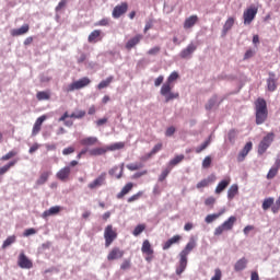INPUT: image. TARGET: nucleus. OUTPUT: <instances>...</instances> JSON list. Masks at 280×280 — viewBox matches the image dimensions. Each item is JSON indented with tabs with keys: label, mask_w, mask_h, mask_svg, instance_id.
Instances as JSON below:
<instances>
[{
	"label": "nucleus",
	"mask_w": 280,
	"mask_h": 280,
	"mask_svg": "<svg viewBox=\"0 0 280 280\" xmlns=\"http://www.w3.org/2000/svg\"><path fill=\"white\" fill-rule=\"evenodd\" d=\"M126 148V142H115L110 145H107L108 152H115L116 150H124Z\"/></svg>",
	"instance_id": "f704fd0d"
},
{
	"label": "nucleus",
	"mask_w": 280,
	"mask_h": 280,
	"mask_svg": "<svg viewBox=\"0 0 280 280\" xmlns=\"http://www.w3.org/2000/svg\"><path fill=\"white\" fill-rule=\"evenodd\" d=\"M115 80V77L110 75L106 80H103L97 85L98 91H102V89H107V86H110V83Z\"/></svg>",
	"instance_id": "e433bc0d"
},
{
	"label": "nucleus",
	"mask_w": 280,
	"mask_h": 280,
	"mask_svg": "<svg viewBox=\"0 0 280 280\" xmlns=\"http://www.w3.org/2000/svg\"><path fill=\"white\" fill-rule=\"evenodd\" d=\"M141 167H143V163H131L127 165L129 172H137V170H141Z\"/></svg>",
	"instance_id": "09e8293b"
},
{
	"label": "nucleus",
	"mask_w": 280,
	"mask_h": 280,
	"mask_svg": "<svg viewBox=\"0 0 280 280\" xmlns=\"http://www.w3.org/2000/svg\"><path fill=\"white\" fill-rule=\"evenodd\" d=\"M235 222H237V218L230 217L225 222H223L221 225L215 228L214 235L220 236L225 231H233V226H235Z\"/></svg>",
	"instance_id": "20e7f679"
},
{
	"label": "nucleus",
	"mask_w": 280,
	"mask_h": 280,
	"mask_svg": "<svg viewBox=\"0 0 280 280\" xmlns=\"http://www.w3.org/2000/svg\"><path fill=\"white\" fill-rule=\"evenodd\" d=\"M165 80V77L159 75L154 81V86H161L163 84V81Z\"/></svg>",
	"instance_id": "338daca9"
},
{
	"label": "nucleus",
	"mask_w": 280,
	"mask_h": 280,
	"mask_svg": "<svg viewBox=\"0 0 280 280\" xmlns=\"http://www.w3.org/2000/svg\"><path fill=\"white\" fill-rule=\"evenodd\" d=\"M235 137H237V131H235V130H231L228 135V139H229V141H231V143H233V141H235Z\"/></svg>",
	"instance_id": "69168bd1"
},
{
	"label": "nucleus",
	"mask_w": 280,
	"mask_h": 280,
	"mask_svg": "<svg viewBox=\"0 0 280 280\" xmlns=\"http://www.w3.org/2000/svg\"><path fill=\"white\" fill-rule=\"evenodd\" d=\"M141 250L143 255H147L145 261H152V259H154V249L152 248V244H150V241H143Z\"/></svg>",
	"instance_id": "0eeeda50"
},
{
	"label": "nucleus",
	"mask_w": 280,
	"mask_h": 280,
	"mask_svg": "<svg viewBox=\"0 0 280 280\" xmlns=\"http://www.w3.org/2000/svg\"><path fill=\"white\" fill-rule=\"evenodd\" d=\"M178 242H180V235H174L163 244V250H168V248H172V246L178 244Z\"/></svg>",
	"instance_id": "393cba45"
},
{
	"label": "nucleus",
	"mask_w": 280,
	"mask_h": 280,
	"mask_svg": "<svg viewBox=\"0 0 280 280\" xmlns=\"http://www.w3.org/2000/svg\"><path fill=\"white\" fill-rule=\"evenodd\" d=\"M229 185H231V177H226V178L222 179L217 185L214 194H217V195L222 194V191H224V189H226V187H229Z\"/></svg>",
	"instance_id": "6ab92c4d"
},
{
	"label": "nucleus",
	"mask_w": 280,
	"mask_h": 280,
	"mask_svg": "<svg viewBox=\"0 0 280 280\" xmlns=\"http://www.w3.org/2000/svg\"><path fill=\"white\" fill-rule=\"evenodd\" d=\"M267 89L270 93H275V91H277V77L275 74H271L267 80Z\"/></svg>",
	"instance_id": "cd10ccee"
},
{
	"label": "nucleus",
	"mask_w": 280,
	"mask_h": 280,
	"mask_svg": "<svg viewBox=\"0 0 280 280\" xmlns=\"http://www.w3.org/2000/svg\"><path fill=\"white\" fill-rule=\"evenodd\" d=\"M56 177L58 180H61V183H67V180H69L71 177V166H65L59 170L56 174Z\"/></svg>",
	"instance_id": "9d476101"
},
{
	"label": "nucleus",
	"mask_w": 280,
	"mask_h": 280,
	"mask_svg": "<svg viewBox=\"0 0 280 280\" xmlns=\"http://www.w3.org/2000/svg\"><path fill=\"white\" fill-rule=\"evenodd\" d=\"M233 25H235V19L233 18H229L224 25H223V31H222V35L226 36V34H229L230 30L233 27Z\"/></svg>",
	"instance_id": "7c9ffc66"
},
{
	"label": "nucleus",
	"mask_w": 280,
	"mask_h": 280,
	"mask_svg": "<svg viewBox=\"0 0 280 280\" xmlns=\"http://www.w3.org/2000/svg\"><path fill=\"white\" fill-rule=\"evenodd\" d=\"M47 119V116L43 115L38 117L33 126L32 136L36 137L38 132H40V129L43 128L44 121Z\"/></svg>",
	"instance_id": "f3484780"
},
{
	"label": "nucleus",
	"mask_w": 280,
	"mask_h": 280,
	"mask_svg": "<svg viewBox=\"0 0 280 280\" xmlns=\"http://www.w3.org/2000/svg\"><path fill=\"white\" fill-rule=\"evenodd\" d=\"M187 270V256H183L182 254H179V260L178 264L176 266V275H178L180 277V275Z\"/></svg>",
	"instance_id": "2eb2a0df"
},
{
	"label": "nucleus",
	"mask_w": 280,
	"mask_h": 280,
	"mask_svg": "<svg viewBox=\"0 0 280 280\" xmlns=\"http://www.w3.org/2000/svg\"><path fill=\"white\" fill-rule=\"evenodd\" d=\"M196 49H198V46L194 43H190L186 48H184L180 54L179 57L180 58H191V54H194V51H196Z\"/></svg>",
	"instance_id": "dca6fc26"
},
{
	"label": "nucleus",
	"mask_w": 280,
	"mask_h": 280,
	"mask_svg": "<svg viewBox=\"0 0 280 280\" xmlns=\"http://www.w3.org/2000/svg\"><path fill=\"white\" fill-rule=\"evenodd\" d=\"M211 143V138H209L208 140H206L201 145L197 147L195 152L197 154H200V152H202L203 150H207V148H209V144Z\"/></svg>",
	"instance_id": "37998d69"
},
{
	"label": "nucleus",
	"mask_w": 280,
	"mask_h": 280,
	"mask_svg": "<svg viewBox=\"0 0 280 280\" xmlns=\"http://www.w3.org/2000/svg\"><path fill=\"white\" fill-rule=\"evenodd\" d=\"M90 156H102L108 152V147L94 148L90 151Z\"/></svg>",
	"instance_id": "c85d7f7f"
},
{
	"label": "nucleus",
	"mask_w": 280,
	"mask_h": 280,
	"mask_svg": "<svg viewBox=\"0 0 280 280\" xmlns=\"http://www.w3.org/2000/svg\"><path fill=\"white\" fill-rule=\"evenodd\" d=\"M91 84V79L89 77H84L70 83L67 88H65V93H73V91H80V89H84Z\"/></svg>",
	"instance_id": "7ed1b4c3"
},
{
	"label": "nucleus",
	"mask_w": 280,
	"mask_h": 280,
	"mask_svg": "<svg viewBox=\"0 0 280 280\" xmlns=\"http://www.w3.org/2000/svg\"><path fill=\"white\" fill-rule=\"evenodd\" d=\"M68 0H61L56 7V12H60V10H65L67 8Z\"/></svg>",
	"instance_id": "4d7b16f0"
},
{
	"label": "nucleus",
	"mask_w": 280,
	"mask_h": 280,
	"mask_svg": "<svg viewBox=\"0 0 280 280\" xmlns=\"http://www.w3.org/2000/svg\"><path fill=\"white\" fill-rule=\"evenodd\" d=\"M128 12V2H121L113 9L112 16L113 19H120Z\"/></svg>",
	"instance_id": "6e6552de"
},
{
	"label": "nucleus",
	"mask_w": 280,
	"mask_h": 280,
	"mask_svg": "<svg viewBox=\"0 0 280 280\" xmlns=\"http://www.w3.org/2000/svg\"><path fill=\"white\" fill-rule=\"evenodd\" d=\"M30 32V24H24L20 28H13L11 31V36H23Z\"/></svg>",
	"instance_id": "b1692460"
},
{
	"label": "nucleus",
	"mask_w": 280,
	"mask_h": 280,
	"mask_svg": "<svg viewBox=\"0 0 280 280\" xmlns=\"http://www.w3.org/2000/svg\"><path fill=\"white\" fill-rule=\"evenodd\" d=\"M244 268H246V259H240L235 266L234 269L236 272H241V270H244Z\"/></svg>",
	"instance_id": "79ce46f5"
},
{
	"label": "nucleus",
	"mask_w": 280,
	"mask_h": 280,
	"mask_svg": "<svg viewBox=\"0 0 280 280\" xmlns=\"http://www.w3.org/2000/svg\"><path fill=\"white\" fill-rule=\"evenodd\" d=\"M257 12H259V8L257 5H250L246 10V23L247 25H250L253 21H255V18L257 16Z\"/></svg>",
	"instance_id": "4468645a"
},
{
	"label": "nucleus",
	"mask_w": 280,
	"mask_h": 280,
	"mask_svg": "<svg viewBox=\"0 0 280 280\" xmlns=\"http://www.w3.org/2000/svg\"><path fill=\"white\" fill-rule=\"evenodd\" d=\"M198 23V15H190L184 22V30H191Z\"/></svg>",
	"instance_id": "bb28decb"
},
{
	"label": "nucleus",
	"mask_w": 280,
	"mask_h": 280,
	"mask_svg": "<svg viewBox=\"0 0 280 280\" xmlns=\"http://www.w3.org/2000/svg\"><path fill=\"white\" fill-rule=\"evenodd\" d=\"M238 192H240V187H237L236 184H233L228 190V199L233 200V198H235Z\"/></svg>",
	"instance_id": "72a5a7b5"
},
{
	"label": "nucleus",
	"mask_w": 280,
	"mask_h": 280,
	"mask_svg": "<svg viewBox=\"0 0 280 280\" xmlns=\"http://www.w3.org/2000/svg\"><path fill=\"white\" fill-rule=\"evenodd\" d=\"M108 174L114 178H121V176H124V164L120 166H114L112 170H109Z\"/></svg>",
	"instance_id": "5701e85b"
},
{
	"label": "nucleus",
	"mask_w": 280,
	"mask_h": 280,
	"mask_svg": "<svg viewBox=\"0 0 280 280\" xmlns=\"http://www.w3.org/2000/svg\"><path fill=\"white\" fill-rule=\"evenodd\" d=\"M183 161H185L184 154L176 155L173 160L168 162V167H176V165H178V163H183Z\"/></svg>",
	"instance_id": "c9c22d12"
},
{
	"label": "nucleus",
	"mask_w": 280,
	"mask_h": 280,
	"mask_svg": "<svg viewBox=\"0 0 280 280\" xmlns=\"http://www.w3.org/2000/svg\"><path fill=\"white\" fill-rule=\"evenodd\" d=\"M202 167L205 170L211 167V156H206L202 161Z\"/></svg>",
	"instance_id": "052dcab7"
},
{
	"label": "nucleus",
	"mask_w": 280,
	"mask_h": 280,
	"mask_svg": "<svg viewBox=\"0 0 280 280\" xmlns=\"http://www.w3.org/2000/svg\"><path fill=\"white\" fill-rule=\"evenodd\" d=\"M124 255H125V253H124V250H121V248L113 247L107 255V260L115 261L117 259H121V257H124Z\"/></svg>",
	"instance_id": "f8f14e48"
},
{
	"label": "nucleus",
	"mask_w": 280,
	"mask_h": 280,
	"mask_svg": "<svg viewBox=\"0 0 280 280\" xmlns=\"http://www.w3.org/2000/svg\"><path fill=\"white\" fill-rule=\"evenodd\" d=\"M196 248V240L190 238V241L186 244L185 248L179 253V255L184 257H188L189 253Z\"/></svg>",
	"instance_id": "aec40b11"
},
{
	"label": "nucleus",
	"mask_w": 280,
	"mask_h": 280,
	"mask_svg": "<svg viewBox=\"0 0 280 280\" xmlns=\"http://www.w3.org/2000/svg\"><path fill=\"white\" fill-rule=\"evenodd\" d=\"M109 23H110V20H108V18H104L101 21L96 22L95 26L96 27H106L109 25Z\"/></svg>",
	"instance_id": "603ef678"
},
{
	"label": "nucleus",
	"mask_w": 280,
	"mask_h": 280,
	"mask_svg": "<svg viewBox=\"0 0 280 280\" xmlns=\"http://www.w3.org/2000/svg\"><path fill=\"white\" fill-rule=\"evenodd\" d=\"M83 117H86L85 110H78L77 113H72L70 115V119H83Z\"/></svg>",
	"instance_id": "c03bdc74"
},
{
	"label": "nucleus",
	"mask_w": 280,
	"mask_h": 280,
	"mask_svg": "<svg viewBox=\"0 0 280 280\" xmlns=\"http://www.w3.org/2000/svg\"><path fill=\"white\" fill-rule=\"evenodd\" d=\"M132 187H135V184L132 183H127L122 189L120 190V192L117 194L116 198H118V200H121V198H124L125 196H128L129 192L132 191Z\"/></svg>",
	"instance_id": "412c9836"
},
{
	"label": "nucleus",
	"mask_w": 280,
	"mask_h": 280,
	"mask_svg": "<svg viewBox=\"0 0 280 280\" xmlns=\"http://www.w3.org/2000/svg\"><path fill=\"white\" fill-rule=\"evenodd\" d=\"M279 174V170L275 168L273 166L269 170L268 174H267V178L268 180H272V178H275V176H277Z\"/></svg>",
	"instance_id": "864d4df0"
},
{
	"label": "nucleus",
	"mask_w": 280,
	"mask_h": 280,
	"mask_svg": "<svg viewBox=\"0 0 280 280\" xmlns=\"http://www.w3.org/2000/svg\"><path fill=\"white\" fill-rule=\"evenodd\" d=\"M14 242H16V236L15 235H11L9 236L2 244V248L5 249L8 248V246H12V244H14Z\"/></svg>",
	"instance_id": "a19ab883"
},
{
	"label": "nucleus",
	"mask_w": 280,
	"mask_h": 280,
	"mask_svg": "<svg viewBox=\"0 0 280 280\" xmlns=\"http://www.w3.org/2000/svg\"><path fill=\"white\" fill-rule=\"evenodd\" d=\"M211 280H222V270L220 268L214 269V276Z\"/></svg>",
	"instance_id": "13d9d810"
},
{
	"label": "nucleus",
	"mask_w": 280,
	"mask_h": 280,
	"mask_svg": "<svg viewBox=\"0 0 280 280\" xmlns=\"http://www.w3.org/2000/svg\"><path fill=\"white\" fill-rule=\"evenodd\" d=\"M18 265L20 268L30 270L31 268H34V262L27 258L25 253H21L19 258H18Z\"/></svg>",
	"instance_id": "1a4fd4ad"
},
{
	"label": "nucleus",
	"mask_w": 280,
	"mask_h": 280,
	"mask_svg": "<svg viewBox=\"0 0 280 280\" xmlns=\"http://www.w3.org/2000/svg\"><path fill=\"white\" fill-rule=\"evenodd\" d=\"M102 40V31L101 30H94L92 33H90L88 37L89 43H100Z\"/></svg>",
	"instance_id": "4be33fe9"
},
{
	"label": "nucleus",
	"mask_w": 280,
	"mask_h": 280,
	"mask_svg": "<svg viewBox=\"0 0 280 280\" xmlns=\"http://www.w3.org/2000/svg\"><path fill=\"white\" fill-rule=\"evenodd\" d=\"M57 213H60V206L49 208L48 210L43 212L42 217L49 218V215H57Z\"/></svg>",
	"instance_id": "473e14b6"
},
{
	"label": "nucleus",
	"mask_w": 280,
	"mask_h": 280,
	"mask_svg": "<svg viewBox=\"0 0 280 280\" xmlns=\"http://www.w3.org/2000/svg\"><path fill=\"white\" fill-rule=\"evenodd\" d=\"M18 161L13 160L9 162L7 165L0 167V176H3V174H7V172H10L11 167H14L16 165Z\"/></svg>",
	"instance_id": "4c0bfd02"
},
{
	"label": "nucleus",
	"mask_w": 280,
	"mask_h": 280,
	"mask_svg": "<svg viewBox=\"0 0 280 280\" xmlns=\"http://www.w3.org/2000/svg\"><path fill=\"white\" fill-rule=\"evenodd\" d=\"M141 40H143V35L141 34H137L133 37H131L125 45V48L130 51L132 49H135V47L137 45H139V43H141Z\"/></svg>",
	"instance_id": "ddd939ff"
},
{
	"label": "nucleus",
	"mask_w": 280,
	"mask_h": 280,
	"mask_svg": "<svg viewBox=\"0 0 280 280\" xmlns=\"http://www.w3.org/2000/svg\"><path fill=\"white\" fill-rule=\"evenodd\" d=\"M273 205H275V198L272 197L266 198L262 202L264 211H268V209H270V207H273Z\"/></svg>",
	"instance_id": "58836bf2"
},
{
	"label": "nucleus",
	"mask_w": 280,
	"mask_h": 280,
	"mask_svg": "<svg viewBox=\"0 0 280 280\" xmlns=\"http://www.w3.org/2000/svg\"><path fill=\"white\" fill-rule=\"evenodd\" d=\"M178 78H180L178 72L173 71L168 75L165 83L162 84L160 93H161L162 97H165L166 103L172 102V100H178L180 97V94L178 92H172V89H174V82H176V80H178Z\"/></svg>",
	"instance_id": "f257e3e1"
},
{
	"label": "nucleus",
	"mask_w": 280,
	"mask_h": 280,
	"mask_svg": "<svg viewBox=\"0 0 280 280\" xmlns=\"http://www.w3.org/2000/svg\"><path fill=\"white\" fill-rule=\"evenodd\" d=\"M51 174V171H44L38 179L36 180V185L40 186V185H45V183H47L49 180V176Z\"/></svg>",
	"instance_id": "c756f323"
},
{
	"label": "nucleus",
	"mask_w": 280,
	"mask_h": 280,
	"mask_svg": "<svg viewBox=\"0 0 280 280\" xmlns=\"http://www.w3.org/2000/svg\"><path fill=\"white\" fill-rule=\"evenodd\" d=\"M102 185H106V172L101 173V175L90 183L88 187L89 189H97L102 187Z\"/></svg>",
	"instance_id": "9b49d317"
},
{
	"label": "nucleus",
	"mask_w": 280,
	"mask_h": 280,
	"mask_svg": "<svg viewBox=\"0 0 280 280\" xmlns=\"http://www.w3.org/2000/svg\"><path fill=\"white\" fill-rule=\"evenodd\" d=\"M250 280H259V273L257 271H252Z\"/></svg>",
	"instance_id": "774afa93"
},
{
	"label": "nucleus",
	"mask_w": 280,
	"mask_h": 280,
	"mask_svg": "<svg viewBox=\"0 0 280 280\" xmlns=\"http://www.w3.org/2000/svg\"><path fill=\"white\" fill-rule=\"evenodd\" d=\"M145 231V224H138L133 232H132V235H135V237H138V235H141L142 232Z\"/></svg>",
	"instance_id": "49530a36"
},
{
	"label": "nucleus",
	"mask_w": 280,
	"mask_h": 280,
	"mask_svg": "<svg viewBox=\"0 0 280 280\" xmlns=\"http://www.w3.org/2000/svg\"><path fill=\"white\" fill-rule=\"evenodd\" d=\"M97 137H86L80 140L81 145H96L98 143Z\"/></svg>",
	"instance_id": "2f4dec72"
},
{
	"label": "nucleus",
	"mask_w": 280,
	"mask_h": 280,
	"mask_svg": "<svg viewBox=\"0 0 280 280\" xmlns=\"http://www.w3.org/2000/svg\"><path fill=\"white\" fill-rule=\"evenodd\" d=\"M212 183H215V175H209L207 178L201 179L197 185V189H205L209 187Z\"/></svg>",
	"instance_id": "a211bd4d"
},
{
	"label": "nucleus",
	"mask_w": 280,
	"mask_h": 280,
	"mask_svg": "<svg viewBox=\"0 0 280 280\" xmlns=\"http://www.w3.org/2000/svg\"><path fill=\"white\" fill-rule=\"evenodd\" d=\"M172 172V166H168L162 171V173L159 176V182L163 183L167 176H170V173Z\"/></svg>",
	"instance_id": "ea45409f"
},
{
	"label": "nucleus",
	"mask_w": 280,
	"mask_h": 280,
	"mask_svg": "<svg viewBox=\"0 0 280 280\" xmlns=\"http://www.w3.org/2000/svg\"><path fill=\"white\" fill-rule=\"evenodd\" d=\"M218 104V97L213 96L206 104V110H211Z\"/></svg>",
	"instance_id": "a18cd8bd"
},
{
	"label": "nucleus",
	"mask_w": 280,
	"mask_h": 280,
	"mask_svg": "<svg viewBox=\"0 0 280 280\" xmlns=\"http://www.w3.org/2000/svg\"><path fill=\"white\" fill-rule=\"evenodd\" d=\"M73 152H75V148L73 147H68L62 150L63 156H68V154H73Z\"/></svg>",
	"instance_id": "e2e57ef3"
},
{
	"label": "nucleus",
	"mask_w": 280,
	"mask_h": 280,
	"mask_svg": "<svg viewBox=\"0 0 280 280\" xmlns=\"http://www.w3.org/2000/svg\"><path fill=\"white\" fill-rule=\"evenodd\" d=\"M16 151H9L5 155H3L0 161H10V159H14L16 156Z\"/></svg>",
	"instance_id": "5fc2aeb1"
},
{
	"label": "nucleus",
	"mask_w": 280,
	"mask_h": 280,
	"mask_svg": "<svg viewBox=\"0 0 280 280\" xmlns=\"http://www.w3.org/2000/svg\"><path fill=\"white\" fill-rule=\"evenodd\" d=\"M161 52V47L160 46H155L151 49L148 50V56H159V54Z\"/></svg>",
	"instance_id": "6e6d98bb"
},
{
	"label": "nucleus",
	"mask_w": 280,
	"mask_h": 280,
	"mask_svg": "<svg viewBox=\"0 0 280 280\" xmlns=\"http://www.w3.org/2000/svg\"><path fill=\"white\" fill-rule=\"evenodd\" d=\"M225 212H226V210L222 209L218 213L208 214L205 219L206 224H211V222H215V220H218V218H221L222 215H224Z\"/></svg>",
	"instance_id": "a878e982"
},
{
	"label": "nucleus",
	"mask_w": 280,
	"mask_h": 280,
	"mask_svg": "<svg viewBox=\"0 0 280 280\" xmlns=\"http://www.w3.org/2000/svg\"><path fill=\"white\" fill-rule=\"evenodd\" d=\"M205 205H206V207H213V205H215V198L214 197H208L205 200Z\"/></svg>",
	"instance_id": "680f3d73"
},
{
	"label": "nucleus",
	"mask_w": 280,
	"mask_h": 280,
	"mask_svg": "<svg viewBox=\"0 0 280 280\" xmlns=\"http://www.w3.org/2000/svg\"><path fill=\"white\" fill-rule=\"evenodd\" d=\"M36 97L39 102H43L45 100H50V95L48 94V92L42 91V92H37Z\"/></svg>",
	"instance_id": "de8ad7c7"
},
{
	"label": "nucleus",
	"mask_w": 280,
	"mask_h": 280,
	"mask_svg": "<svg viewBox=\"0 0 280 280\" xmlns=\"http://www.w3.org/2000/svg\"><path fill=\"white\" fill-rule=\"evenodd\" d=\"M130 259H125L120 265V270H130Z\"/></svg>",
	"instance_id": "bf43d9fd"
},
{
	"label": "nucleus",
	"mask_w": 280,
	"mask_h": 280,
	"mask_svg": "<svg viewBox=\"0 0 280 280\" xmlns=\"http://www.w3.org/2000/svg\"><path fill=\"white\" fill-rule=\"evenodd\" d=\"M272 141H275V132L267 133L258 145V154H265L266 150L272 145Z\"/></svg>",
	"instance_id": "423d86ee"
},
{
	"label": "nucleus",
	"mask_w": 280,
	"mask_h": 280,
	"mask_svg": "<svg viewBox=\"0 0 280 280\" xmlns=\"http://www.w3.org/2000/svg\"><path fill=\"white\" fill-rule=\"evenodd\" d=\"M244 159H246V147L243 148V150L240 152V154L237 156L238 163H242V161H244Z\"/></svg>",
	"instance_id": "0e129e2a"
},
{
	"label": "nucleus",
	"mask_w": 280,
	"mask_h": 280,
	"mask_svg": "<svg viewBox=\"0 0 280 280\" xmlns=\"http://www.w3.org/2000/svg\"><path fill=\"white\" fill-rule=\"evenodd\" d=\"M255 106V117L256 125L261 126L268 121V103L266 100L259 97L254 103Z\"/></svg>",
	"instance_id": "f03ea898"
},
{
	"label": "nucleus",
	"mask_w": 280,
	"mask_h": 280,
	"mask_svg": "<svg viewBox=\"0 0 280 280\" xmlns=\"http://www.w3.org/2000/svg\"><path fill=\"white\" fill-rule=\"evenodd\" d=\"M105 248H108L115 240H117V229L113 224H108L104 230Z\"/></svg>",
	"instance_id": "39448f33"
},
{
	"label": "nucleus",
	"mask_w": 280,
	"mask_h": 280,
	"mask_svg": "<svg viewBox=\"0 0 280 280\" xmlns=\"http://www.w3.org/2000/svg\"><path fill=\"white\" fill-rule=\"evenodd\" d=\"M143 196V190L138 191L137 194L132 195L127 199V201L130 202H137L141 197Z\"/></svg>",
	"instance_id": "8fccbe9b"
},
{
	"label": "nucleus",
	"mask_w": 280,
	"mask_h": 280,
	"mask_svg": "<svg viewBox=\"0 0 280 280\" xmlns=\"http://www.w3.org/2000/svg\"><path fill=\"white\" fill-rule=\"evenodd\" d=\"M161 150H163V143L160 142L153 147V149L149 153V156H154V154H156L158 152H161Z\"/></svg>",
	"instance_id": "3c124183"
}]
</instances>
